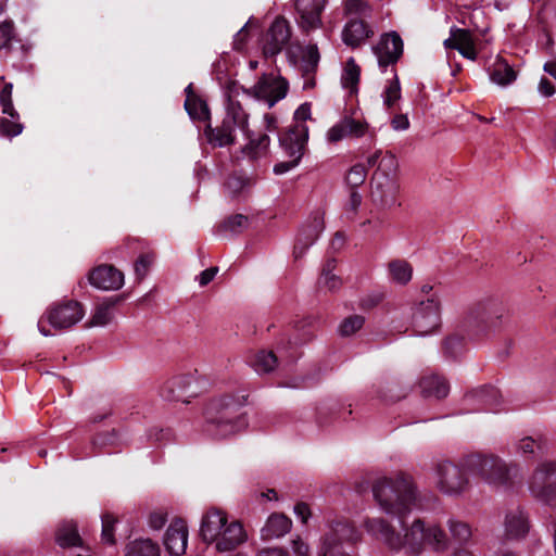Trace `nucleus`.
Masks as SVG:
<instances>
[{"label": "nucleus", "mask_w": 556, "mask_h": 556, "mask_svg": "<svg viewBox=\"0 0 556 556\" xmlns=\"http://www.w3.org/2000/svg\"><path fill=\"white\" fill-rule=\"evenodd\" d=\"M400 523L403 534L381 516L365 517L362 527L370 538L394 552L405 551L417 555L425 545H429L437 552L447 548L448 540L439 526L426 523L421 519L414 520L409 527H405L402 520Z\"/></svg>", "instance_id": "obj_1"}, {"label": "nucleus", "mask_w": 556, "mask_h": 556, "mask_svg": "<svg viewBox=\"0 0 556 556\" xmlns=\"http://www.w3.org/2000/svg\"><path fill=\"white\" fill-rule=\"evenodd\" d=\"M372 495L382 511L400 519L412 510L417 500L413 478L405 472L378 478L372 484Z\"/></svg>", "instance_id": "obj_2"}, {"label": "nucleus", "mask_w": 556, "mask_h": 556, "mask_svg": "<svg viewBox=\"0 0 556 556\" xmlns=\"http://www.w3.org/2000/svg\"><path fill=\"white\" fill-rule=\"evenodd\" d=\"M200 535L204 542L214 544L219 553L231 552L248 540L241 522L228 520L226 511L215 507L207 509L203 515Z\"/></svg>", "instance_id": "obj_3"}, {"label": "nucleus", "mask_w": 556, "mask_h": 556, "mask_svg": "<svg viewBox=\"0 0 556 556\" xmlns=\"http://www.w3.org/2000/svg\"><path fill=\"white\" fill-rule=\"evenodd\" d=\"M243 399L223 395L214 399L205 412V432L214 439H226L248 427L247 416L240 412Z\"/></svg>", "instance_id": "obj_4"}, {"label": "nucleus", "mask_w": 556, "mask_h": 556, "mask_svg": "<svg viewBox=\"0 0 556 556\" xmlns=\"http://www.w3.org/2000/svg\"><path fill=\"white\" fill-rule=\"evenodd\" d=\"M467 470L489 484L508 485L520 476L517 463H507L493 454H470L464 457Z\"/></svg>", "instance_id": "obj_5"}, {"label": "nucleus", "mask_w": 556, "mask_h": 556, "mask_svg": "<svg viewBox=\"0 0 556 556\" xmlns=\"http://www.w3.org/2000/svg\"><path fill=\"white\" fill-rule=\"evenodd\" d=\"M361 540L362 533L352 522L344 518H334L329 521L320 540L317 556H355L348 547Z\"/></svg>", "instance_id": "obj_6"}, {"label": "nucleus", "mask_w": 556, "mask_h": 556, "mask_svg": "<svg viewBox=\"0 0 556 556\" xmlns=\"http://www.w3.org/2000/svg\"><path fill=\"white\" fill-rule=\"evenodd\" d=\"M507 316L504 304L495 298H485L475 303L467 313V323L477 336L490 334L500 329Z\"/></svg>", "instance_id": "obj_7"}, {"label": "nucleus", "mask_w": 556, "mask_h": 556, "mask_svg": "<svg viewBox=\"0 0 556 556\" xmlns=\"http://www.w3.org/2000/svg\"><path fill=\"white\" fill-rule=\"evenodd\" d=\"M467 473L470 472L464 466V459L460 465L443 460L435 467V486L444 495L460 496L470 485Z\"/></svg>", "instance_id": "obj_8"}, {"label": "nucleus", "mask_w": 556, "mask_h": 556, "mask_svg": "<svg viewBox=\"0 0 556 556\" xmlns=\"http://www.w3.org/2000/svg\"><path fill=\"white\" fill-rule=\"evenodd\" d=\"M85 316L83 305L77 301H66L47 309L46 314L38 320V330L45 336H51L47 324L54 329H67L76 325Z\"/></svg>", "instance_id": "obj_9"}, {"label": "nucleus", "mask_w": 556, "mask_h": 556, "mask_svg": "<svg viewBox=\"0 0 556 556\" xmlns=\"http://www.w3.org/2000/svg\"><path fill=\"white\" fill-rule=\"evenodd\" d=\"M308 140V127L298 124L295 127H288L280 135L279 142L286 154L290 157L287 162L275 165L274 172L277 175L285 174L294 168L301 161Z\"/></svg>", "instance_id": "obj_10"}, {"label": "nucleus", "mask_w": 556, "mask_h": 556, "mask_svg": "<svg viewBox=\"0 0 556 556\" xmlns=\"http://www.w3.org/2000/svg\"><path fill=\"white\" fill-rule=\"evenodd\" d=\"M528 485L534 497L556 507V462L539 463L528 480Z\"/></svg>", "instance_id": "obj_11"}, {"label": "nucleus", "mask_w": 556, "mask_h": 556, "mask_svg": "<svg viewBox=\"0 0 556 556\" xmlns=\"http://www.w3.org/2000/svg\"><path fill=\"white\" fill-rule=\"evenodd\" d=\"M441 324V304L435 294L419 301L414 307L412 326L417 336H428L434 332Z\"/></svg>", "instance_id": "obj_12"}, {"label": "nucleus", "mask_w": 556, "mask_h": 556, "mask_svg": "<svg viewBox=\"0 0 556 556\" xmlns=\"http://www.w3.org/2000/svg\"><path fill=\"white\" fill-rule=\"evenodd\" d=\"M362 138H369L374 141L376 130L364 118H356L352 115L342 116L326 134V139L331 144L344 139L358 140Z\"/></svg>", "instance_id": "obj_13"}, {"label": "nucleus", "mask_w": 556, "mask_h": 556, "mask_svg": "<svg viewBox=\"0 0 556 556\" xmlns=\"http://www.w3.org/2000/svg\"><path fill=\"white\" fill-rule=\"evenodd\" d=\"M288 87V81L281 76L264 74L256 85L250 89H242V91L256 100L264 101L268 108H273L286 97Z\"/></svg>", "instance_id": "obj_14"}, {"label": "nucleus", "mask_w": 556, "mask_h": 556, "mask_svg": "<svg viewBox=\"0 0 556 556\" xmlns=\"http://www.w3.org/2000/svg\"><path fill=\"white\" fill-rule=\"evenodd\" d=\"M0 83H3V86L0 89V105L2 113L12 119L10 121L7 117H0V134L4 137H15L22 134L24 126L18 122L20 114L13 105V85L11 83H4L3 76H0Z\"/></svg>", "instance_id": "obj_15"}, {"label": "nucleus", "mask_w": 556, "mask_h": 556, "mask_svg": "<svg viewBox=\"0 0 556 556\" xmlns=\"http://www.w3.org/2000/svg\"><path fill=\"white\" fill-rule=\"evenodd\" d=\"M291 38L290 23L278 16L269 26L263 39V53L266 58L279 54Z\"/></svg>", "instance_id": "obj_16"}, {"label": "nucleus", "mask_w": 556, "mask_h": 556, "mask_svg": "<svg viewBox=\"0 0 556 556\" xmlns=\"http://www.w3.org/2000/svg\"><path fill=\"white\" fill-rule=\"evenodd\" d=\"M324 229V213L317 211L309 216L300 229L293 249V256L295 260L301 258L306 253L307 249L316 242Z\"/></svg>", "instance_id": "obj_17"}, {"label": "nucleus", "mask_w": 556, "mask_h": 556, "mask_svg": "<svg viewBox=\"0 0 556 556\" xmlns=\"http://www.w3.org/2000/svg\"><path fill=\"white\" fill-rule=\"evenodd\" d=\"M400 185L396 178L374 174L371 178V200L381 208H391L397 203Z\"/></svg>", "instance_id": "obj_18"}, {"label": "nucleus", "mask_w": 556, "mask_h": 556, "mask_svg": "<svg viewBox=\"0 0 556 556\" xmlns=\"http://www.w3.org/2000/svg\"><path fill=\"white\" fill-rule=\"evenodd\" d=\"M327 0H294V9L299 15L298 24L304 31L315 30L323 26L321 12Z\"/></svg>", "instance_id": "obj_19"}, {"label": "nucleus", "mask_w": 556, "mask_h": 556, "mask_svg": "<svg viewBox=\"0 0 556 556\" xmlns=\"http://www.w3.org/2000/svg\"><path fill=\"white\" fill-rule=\"evenodd\" d=\"M240 89L241 88L235 83L228 85L225 92L227 98L226 115L223 122L226 125L232 126L235 129H239L245 134L248 131V114L242 109L240 102L236 99Z\"/></svg>", "instance_id": "obj_20"}, {"label": "nucleus", "mask_w": 556, "mask_h": 556, "mask_svg": "<svg viewBox=\"0 0 556 556\" xmlns=\"http://www.w3.org/2000/svg\"><path fill=\"white\" fill-rule=\"evenodd\" d=\"M378 64L381 68L394 64L403 53V41L397 33L391 31L381 36L379 43L374 47Z\"/></svg>", "instance_id": "obj_21"}, {"label": "nucleus", "mask_w": 556, "mask_h": 556, "mask_svg": "<svg viewBox=\"0 0 556 556\" xmlns=\"http://www.w3.org/2000/svg\"><path fill=\"white\" fill-rule=\"evenodd\" d=\"M194 382L193 374H178L165 380L160 387V395L168 402L185 401V396Z\"/></svg>", "instance_id": "obj_22"}, {"label": "nucleus", "mask_w": 556, "mask_h": 556, "mask_svg": "<svg viewBox=\"0 0 556 556\" xmlns=\"http://www.w3.org/2000/svg\"><path fill=\"white\" fill-rule=\"evenodd\" d=\"M89 282L101 290H118L124 285L122 271L111 265H100L89 274Z\"/></svg>", "instance_id": "obj_23"}, {"label": "nucleus", "mask_w": 556, "mask_h": 556, "mask_svg": "<svg viewBox=\"0 0 556 556\" xmlns=\"http://www.w3.org/2000/svg\"><path fill=\"white\" fill-rule=\"evenodd\" d=\"M188 544V528L182 519H175L164 535L166 551L174 556L185 554Z\"/></svg>", "instance_id": "obj_24"}, {"label": "nucleus", "mask_w": 556, "mask_h": 556, "mask_svg": "<svg viewBox=\"0 0 556 556\" xmlns=\"http://www.w3.org/2000/svg\"><path fill=\"white\" fill-rule=\"evenodd\" d=\"M443 46L446 50H457L468 60L475 61L477 59L475 40L468 29L452 27L450 30V37L443 41Z\"/></svg>", "instance_id": "obj_25"}, {"label": "nucleus", "mask_w": 556, "mask_h": 556, "mask_svg": "<svg viewBox=\"0 0 556 556\" xmlns=\"http://www.w3.org/2000/svg\"><path fill=\"white\" fill-rule=\"evenodd\" d=\"M504 528L508 540L525 538L530 530L527 514L519 507L509 509L505 516Z\"/></svg>", "instance_id": "obj_26"}, {"label": "nucleus", "mask_w": 556, "mask_h": 556, "mask_svg": "<svg viewBox=\"0 0 556 556\" xmlns=\"http://www.w3.org/2000/svg\"><path fill=\"white\" fill-rule=\"evenodd\" d=\"M118 301L117 296H111L98 302L86 327H104L109 325L115 316V306Z\"/></svg>", "instance_id": "obj_27"}, {"label": "nucleus", "mask_w": 556, "mask_h": 556, "mask_svg": "<svg viewBox=\"0 0 556 556\" xmlns=\"http://www.w3.org/2000/svg\"><path fill=\"white\" fill-rule=\"evenodd\" d=\"M292 527V521L283 514H271L261 530V538L264 541L279 539L286 535Z\"/></svg>", "instance_id": "obj_28"}, {"label": "nucleus", "mask_w": 556, "mask_h": 556, "mask_svg": "<svg viewBox=\"0 0 556 556\" xmlns=\"http://www.w3.org/2000/svg\"><path fill=\"white\" fill-rule=\"evenodd\" d=\"M374 31L361 20H351L342 30V40L346 46L357 47Z\"/></svg>", "instance_id": "obj_29"}, {"label": "nucleus", "mask_w": 556, "mask_h": 556, "mask_svg": "<svg viewBox=\"0 0 556 556\" xmlns=\"http://www.w3.org/2000/svg\"><path fill=\"white\" fill-rule=\"evenodd\" d=\"M515 452L522 457L533 456L536 452H544L547 446L546 438L536 433L535 435H523L513 443Z\"/></svg>", "instance_id": "obj_30"}, {"label": "nucleus", "mask_w": 556, "mask_h": 556, "mask_svg": "<svg viewBox=\"0 0 556 556\" xmlns=\"http://www.w3.org/2000/svg\"><path fill=\"white\" fill-rule=\"evenodd\" d=\"M421 393L426 397L442 399L450 392V386L446 380L437 375H429L421 378L419 382Z\"/></svg>", "instance_id": "obj_31"}, {"label": "nucleus", "mask_w": 556, "mask_h": 556, "mask_svg": "<svg viewBox=\"0 0 556 556\" xmlns=\"http://www.w3.org/2000/svg\"><path fill=\"white\" fill-rule=\"evenodd\" d=\"M185 109L192 119L204 121L210 116V111L206 103L199 98L192 90V84H189L186 89Z\"/></svg>", "instance_id": "obj_32"}, {"label": "nucleus", "mask_w": 556, "mask_h": 556, "mask_svg": "<svg viewBox=\"0 0 556 556\" xmlns=\"http://www.w3.org/2000/svg\"><path fill=\"white\" fill-rule=\"evenodd\" d=\"M235 131L236 129L232 126L226 125L223 122L219 127L213 128L207 126L205 129V136L210 144L223 148L235 142Z\"/></svg>", "instance_id": "obj_33"}, {"label": "nucleus", "mask_w": 556, "mask_h": 556, "mask_svg": "<svg viewBox=\"0 0 556 556\" xmlns=\"http://www.w3.org/2000/svg\"><path fill=\"white\" fill-rule=\"evenodd\" d=\"M491 80L502 87L508 86L517 78L514 68L503 59H497L490 70Z\"/></svg>", "instance_id": "obj_34"}, {"label": "nucleus", "mask_w": 556, "mask_h": 556, "mask_svg": "<svg viewBox=\"0 0 556 556\" xmlns=\"http://www.w3.org/2000/svg\"><path fill=\"white\" fill-rule=\"evenodd\" d=\"M159 544L151 539H136L125 547L124 556H160Z\"/></svg>", "instance_id": "obj_35"}, {"label": "nucleus", "mask_w": 556, "mask_h": 556, "mask_svg": "<svg viewBox=\"0 0 556 556\" xmlns=\"http://www.w3.org/2000/svg\"><path fill=\"white\" fill-rule=\"evenodd\" d=\"M336 269V261L333 258L327 260L323 265L320 276L318 278V287L328 291L338 290L341 285V278L333 271Z\"/></svg>", "instance_id": "obj_36"}, {"label": "nucleus", "mask_w": 556, "mask_h": 556, "mask_svg": "<svg viewBox=\"0 0 556 556\" xmlns=\"http://www.w3.org/2000/svg\"><path fill=\"white\" fill-rule=\"evenodd\" d=\"M389 277L393 282L406 285L413 276V268L405 260H393L388 264Z\"/></svg>", "instance_id": "obj_37"}, {"label": "nucleus", "mask_w": 556, "mask_h": 556, "mask_svg": "<svg viewBox=\"0 0 556 556\" xmlns=\"http://www.w3.org/2000/svg\"><path fill=\"white\" fill-rule=\"evenodd\" d=\"M77 527L73 521H64L56 531V542L62 547L77 546L80 544Z\"/></svg>", "instance_id": "obj_38"}, {"label": "nucleus", "mask_w": 556, "mask_h": 556, "mask_svg": "<svg viewBox=\"0 0 556 556\" xmlns=\"http://www.w3.org/2000/svg\"><path fill=\"white\" fill-rule=\"evenodd\" d=\"M251 367L257 374H268L277 366V357L271 351H258L250 361Z\"/></svg>", "instance_id": "obj_39"}, {"label": "nucleus", "mask_w": 556, "mask_h": 556, "mask_svg": "<svg viewBox=\"0 0 556 556\" xmlns=\"http://www.w3.org/2000/svg\"><path fill=\"white\" fill-rule=\"evenodd\" d=\"M382 103L387 110H393L396 108L401 100V85L396 75L388 81L382 93Z\"/></svg>", "instance_id": "obj_40"}, {"label": "nucleus", "mask_w": 556, "mask_h": 556, "mask_svg": "<svg viewBox=\"0 0 556 556\" xmlns=\"http://www.w3.org/2000/svg\"><path fill=\"white\" fill-rule=\"evenodd\" d=\"M359 66L355 63L353 58H350L345 63L341 76L342 87L345 89H350L351 92H355L357 90V85L359 81Z\"/></svg>", "instance_id": "obj_41"}, {"label": "nucleus", "mask_w": 556, "mask_h": 556, "mask_svg": "<svg viewBox=\"0 0 556 556\" xmlns=\"http://www.w3.org/2000/svg\"><path fill=\"white\" fill-rule=\"evenodd\" d=\"M476 399L485 409L493 410L500 403V393L496 389L489 387L473 392L468 396V401Z\"/></svg>", "instance_id": "obj_42"}, {"label": "nucleus", "mask_w": 556, "mask_h": 556, "mask_svg": "<svg viewBox=\"0 0 556 556\" xmlns=\"http://www.w3.org/2000/svg\"><path fill=\"white\" fill-rule=\"evenodd\" d=\"M319 62V52L315 45L307 46L301 61L302 73L314 74Z\"/></svg>", "instance_id": "obj_43"}, {"label": "nucleus", "mask_w": 556, "mask_h": 556, "mask_svg": "<svg viewBox=\"0 0 556 556\" xmlns=\"http://www.w3.org/2000/svg\"><path fill=\"white\" fill-rule=\"evenodd\" d=\"M365 318L362 315H351L344 318L339 325L338 331L341 337H351L361 330L364 326Z\"/></svg>", "instance_id": "obj_44"}, {"label": "nucleus", "mask_w": 556, "mask_h": 556, "mask_svg": "<svg viewBox=\"0 0 556 556\" xmlns=\"http://www.w3.org/2000/svg\"><path fill=\"white\" fill-rule=\"evenodd\" d=\"M448 529L452 538L459 544L467 543L472 534L469 525L460 520H450Z\"/></svg>", "instance_id": "obj_45"}, {"label": "nucleus", "mask_w": 556, "mask_h": 556, "mask_svg": "<svg viewBox=\"0 0 556 556\" xmlns=\"http://www.w3.org/2000/svg\"><path fill=\"white\" fill-rule=\"evenodd\" d=\"M250 223L251 222L249 216H245L243 214H236L226 218L222 224V228L225 231H229L233 235H237L248 229Z\"/></svg>", "instance_id": "obj_46"}, {"label": "nucleus", "mask_w": 556, "mask_h": 556, "mask_svg": "<svg viewBox=\"0 0 556 556\" xmlns=\"http://www.w3.org/2000/svg\"><path fill=\"white\" fill-rule=\"evenodd\" d=\"M397 160L394 154L391 152H386L383 156L380 159L378 167L374 174H380L388 178H396L395 174L397 170Z\"/></svg>", "instance_id": "obj_47"}, {"label": "nucleus", "mask_w": 556, "mask_h": 556, "mask_svg": "<svg viewBox=\"0 0 556 556\" xmlns=\"http://www.w3.org/2000/svg\"><path fill=\"white\" fill-rule=\"evenodd\" d=\"M269 137L267 135H262L257 140H250L249 144L245 147L244 152L251 157L256 159L263 153L266 154L268 146H269Z\"/></svg>", "instance_id": "obj_48"}, {"label": "nucleus", "mask_w": 556, "mask_h": 556, "mask_svg": "<svg viewBox=\"0 0 556 556\" xmlns=\"http://www.w3.org/2000/svg\"><path fill=\"white\" fill-rule=\"evenodd\" d=\"M367 176V170L365 165L356 164L354 165L346 175V181L352 187L361 186Z\"/></svg>", "instance_id": "obj_49"}, {"label": "nucleus", "mask_w": 556, "mask_h": 556, "mask_svg": "<svg viewBox=\"0 0 556 556\" xmlns=\"http://www.w3.org/2000/svg\"><path fill=\"white\" fill-rule=\"evenodd\" d=\"M464 348V340L459 336H451L444 342V351L451 357H456Z\"/></svg>", "instance_id": "obj_50"}, {"label": "nucleus", "mask_w": 556, "mask_h": 556, "mask_svg": "<svg viewBox=\"0 0 556 556\" xmlns=\"http://www.w3.org/2000/svg\"><path fill=\"white\" fill-rule=\"evenodd\" d=\"M344 12L345 14H365L369 7L366 0H344Z\"/></svg>", "instance_id": "obj_51"}, {"label": "nucleus", "mask_w": 556, "mask_h": 556, "mask_svg": "<svg viewBox=\"0 0 556 556\" xmlns=\"http://www.w3.org/2000/svg\"><path fill=\"white\" fill-rule=\"evenodd\" d=\"M114 523H115V519L112 515L105 514L102 516V540L105 543H109V544L114 543V535H113Z\"/></svg>", "instance_id": "obj_52"}, {"label": "nucleus", "mask_w": 556, "mask_h": 556, "mask_svg": "<svg viewBox=\"0 0 556 556\" xmlns=\"http://www.w3.org/2000/svg\"><path fill=\"white\" fill-rule=\"evenodd\" d=\"M14 37V26L11 21L0 24V48L7 47Z\"/></svg>", "instance_id": "obj_53"}, {"label": "nucleus", "mask_w": 556, "mask_h": 556, "mask_svg": "<svg viewBox=\"0 0 556 556\" xmlns=\"http://www.w3.org/2000/svg\"><path fill=\"white\" fill-rule=\"evenodd\" d=\"M153 262L152 256L141 255L135 263V273L139 280L143 279Z\"/></svg>", "instance_id": "obj_54"}, {"label": "nucleus", "mask_w": 556, "mask_h": 556, "mask_svg": "<svg viewBox=\"0 0 556 556\" xmlns=\"http://www.w3.org/2000/svg\"><path fill=\"white\" fill-rule=\"evenodd\" d=\"M248 185L249 180L238 175H233L227 180V188L233 194L243 191Z\"/></svg>", "instance_id": "obj_55"}, {"label": "nucleus", "mask_w": 556, "mask_h": 556, "mask_svg": "<svg viewBox=\"0 0 556 556\" xmlns=\"http://www.w3.org/2000/svg\"><path fill=\"white\" fill-rule=\"evenodd\" d=\"M311 118V104L303 103L294 112V124L290 127H295L298 124H302L307 127L305 122Z\"/></svg>", "instance_id": "obj_56"}, {"label": "nucleus", "mask_w": 556, "mask_h": 556, "mask_svg": "<svg viewBox=\"0 0 556 556\" xmlns=\"http://www.w3.org/2000/svg\"><path fill=\"white\" fill-rule=\"evenodd\" d=\"M291 549L294 556H311L309 545L300 536H296L291 541Z\"/></svg>", "instance_id": "obj_57"}, {"label": "nucleus", "mask_w": 556, "mask_h": 556, "mask_svg": "<svg viewBox=\"0 0 556 556\" xmlns=\"http://www.w3.org/2000/svg\"><path fill=\"white\" fill-rule=\"evenodd\" d=\"M117 434L114 431H112L98 434L93 440V444L99 447H105L115 445L117 443Z\"/></svg>", "instance_id": "obj_58"}, {"label": "nucleus", "mask_w": 556, "mask_h": 556, "mask_svg": "<svg viewBox=\"0 0 556 556\" xmlns=\"http://www.w3.org/2000/svg\"><path fill=\"white\" fill-rule=\"evenodd\" d=\"M167 521V515L164 511L157 510L150 514L148 525L153 530H160Z\"/></svg>", "instance_id": "obj_59"}, {"label": "nucleus", "mask_w": 556, "mask_h": 556, "mask_svg": "<svg viewBox=\"0 0 556 556\" xmlns=\"http://www.w3.org/2000/svg\"><path fill=\"white\" fill-rule=\"evenodd\" d=\"M390 125L395 131H405L409 128L410 123L407 114H396L391 118Z\"/></svg>", "instance_id": "obj_60"}, {"label": "nucleus", "mask_w": 556, "mask_h": 556, "mask_svg": "<svg viewBox=\"0 0 556 556\" xmlns=\"http://www.w3.org/2000/svg\"><path fill=\"white\" fill-rule=\"evenodd\" d=\"M217 273H218V268L217 267H210V268L203 270L198 276L199 285L201 287L207 286L214 279V277L216 276Z\"/></svg>", "instance_id": "obj_61"}, {"label": "nucleus", "mask_w": 556, "mask_h": 556, "mask_svg": "<svg viewBox=\"0 0 556 556\" xmlns=\"http://www.w3.org/2000/svg\"><path fill=\"white\" fill-rule=\"evenodd\" d=\"M293 511L303 523H306L308 518L311 517L309 507L305 503H298L294 506Z\"/></svg>", "instance_id": "obj_62"}, {"label": "nucleus", "mask_w": 556, "mask_h": 556, "mask_svg": "<svg viewBox=\"0 0 556 556\" xmlns=\"http://www.w3.org/2000/svg\"><path fill=\"white\" fill-rule=\"evenodd\" d=\"M539 92L544 97H551L555 93V87L547 78L542 77L539 83Z\"/></svg>", "instance_id": "obj_63"}, {"label": "nucleus", "mask_w": 556, "mask_h": 556, "mask_svg": "<svg viewBox=\"0 0 556 556\" xmlns=\"http://www.w3.org/2000/svg\"><path fill=\"white\" fill-rule=\"evenodd\" d=\"M256 556H289L282 547H265L258 551Z\"/></svg>", "instance_id": "obj_64"}]
</instances>
